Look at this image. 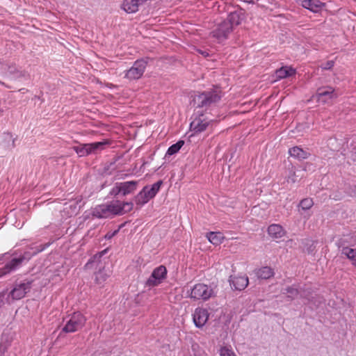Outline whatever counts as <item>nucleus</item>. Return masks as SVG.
I'll list each match as a JSON object with an SVG mask.
<instances>
[{
  "instance_id": "obj_1",
  "label": "nucleus",
  "mask_w": 356,
  "mask_h": 356,
  "mask_svg": "<svg viewBox=\"0 0 356 356\" xmlns=\"http://www.w3.org/2000/svg\"><path fill=\"white\" fill-rule=\"evenodd\" d=\"M222 91L219 88H212L195 95L193 99V106L195 108L207 111L216 106L221 99Z\"/></svg>"
},
{
  "instance_id": "obj_2",
  "label": "nucleus",
  "mask_w": 356,
  "mask_h": 356,
  "mask_svg": "<svg viewBox=\"0 0 356 356\" xmlns=\"http://www.w3.org/2000/svg\"><path fill=\"white\" fill-rule=\"evenodd\" d=\"M163 182L159 180L151 186L147 185L134 197V201L138 206H143L153 199L160 190Z\"/></svg>"
},
{
  "instance_id": "obj_3",
  "label": "nucleus",
  "mask_w": 356,
  "mask_h": 356,
  "mask_svg": "<svg viewBox=\"0 0 356 356\" xmlns=\"http://www.w3.org/2000/svg\"><path fill=\"white\" fill-rule=\"evenodd\" d=\"M34 256L29 249L24 251L19 257L13 258L6 263L3 267L0 268V277L11 273L20 267L24 261L30 260Z\"/></svg>"
},
{
  "instance_id": "obj_4",
  "label": "nucleus",
  "mask_w": 356,
  "mask_h": 356,
  "mask_svg": "<svg viewBox=\"0 0 356 356\" xmlns=\"http://www.w3.org/2000/svg\"><path fill=\"white\" fill-rule=\"evenodd\" d=\"M193 115L194 118L190 124V130L193 132L191 136L204 131L213 122L206 117L203 111H197Z\"/></svg>"
},
{
  "instance_id": "obj_5",
  "label": "nucleus",
  "mask_w": 356,
  "mask_h": 356,
  "mask_svg": "<svg viewBox=\"0 0 356 356\" xmlns=\"http://www.w3.org/2000/svg\"><path fill=\"white\" fill-rule=\"evenodd\" d=\"M86 321V318L82 313L80 312H74L63 327L62 332L65 333L75 332L84 327Z\"/></svg>"
},
{
  "instance_id": "obj_6",
  "label": "nucleus",
  "mask_w": 356,
  "mask_h": 356,
  "mask_svg": "<svg viewBox=\"0 0 356 356\" xmlns=\"http://www.w3.org/2000/svg\"><path fill=\"white\" fill-rule=\"evenodd\" d=\"M213 295V290L211 286L202 283H198L191 289L190 298L195 300H202L206 301L212 297Z\"/></svg>"
},
{
  "instance_id": "obj_7",
  "label": "nucleus",
  "mask_w": 356,
  "mask_h": 356,
  "mask_svg": "<svg viewBox=\"0 0 356 356\" xmlns=\"http://www.w3.org/2000/svg\"><path fill=\"white\" fill-rule=\"evenodd\" d=\"M33 280H24L19 282H16L14 284L13 289L10 291L9 296L13 300H20L29 293L32 287Z\"/></svg>"
},
{
  "instance_id": "obj_8",
  "label": "nucleus",
  "mask_w": 356,
  "mask_h": 356,
  "mask_svg": "<svg viewBox=\"0 0 356 356\" xmlns=\"http://www.w3.org/2000/svg\"><path fill=\"white\" fill-rule=\"evenodd\" d=\"M147 65V60L142 58L136 60L133 66L125 72L124 77L129 80H136L140 79Z\"/></svg>"
},
{
  "instance_id": "obj_9",
  "label": "nucleus",
  "mask_w": 356,
  "mask_h": 356,
  "mask_svg": "<svg viewBox=\"0 0 356 356\" xmlns=\"http://www.w3.org/2000/svg\"><path fill=\"white\" fill-rule=\"evenodd\" d=\"M337 97L338 95L335 90L328 86L318 88L316 92L317 102L322 104H329Z\"/></svg>"
},
{
  "instance_id": "obj_10",
  "label": "nucleus",
  "mask_w": 356,
  "mask_h": 356,
  "mask_svg": "<svg viewBox=\"0 0 356 356\" xmlns=\"http://www.w3.org/2000/svg\"><path fill=\"white\" fill-rule=\"evenodd\" d=\"M167 269L165 266L161 265L154 269L150 277L145 282L149 287H154L160 284L166 278Z\"/></svg>"
},
{
  "instance_id": "obj_11",
  "label": "nucleus",
  "mask_w": 356,
  "mask_h": 356,
  "mask_svg": "<svg viewBox=\"0 0 356 356\" xmlns=\"http://www.w3.org/2000/svg\"><path fill=\"white\" fill-rule=\"evenodd\" d=\"M233 31L232 25L225 20L218 24L216 28L211 32L213 38L222 42L228 38L229 35Z\"/></svg>"
},
{
  "instance_id": "obj_12",
  "label": "nucleus",
  "mask_w": 356,
  "mask_h": 356,
  "mask_svg": "<svg viewBox=\"0 0 356 356\" xmlns=\"http://www.w3.org/2000/svg\"><path fill=\"white\" fill-rule=\"evenodd\" d=\"M209 317V313L205 308L197 307L195 309L193 314V320L195 325L198 327H202L207 322Z\"/></svg>"
},
{
  "instance_id": "obj_13",
  "label": "nucleus",
  "mask_w": 356,
  "mask_h": 356,
  "mask_svg": "<svg viewBox=\"0 0 356 356\" xmlns=\"http://www.w3.org/2000/svg\"><path fill=\"white\" fill-rule=\"evenodd\" d=\"M245 19V10L238 8L236 10L229 13L225 21L229 22L232 25V29H234L235 26L240 25Z\"/></svg>"
},
{
  "instance_id": "obj_14",
  "label": "nucleus",
  "mask_w": 356,
  "mask_h": 356,
  "mask_svg": "<svg viewBox=\"0 0 356 356\" xmlns=\"http://www.w3.org/2000/svg\"><path fill=\"white\" fill-rule=\"evenodd\" d=\"M230 285L234 290L242 291L245 289L249 283L246 275H231L229 279Z\"/></svg>"
},
{
  "instance_id": "obj_15",
  "label": "nucleus",
  "mask_w": 356,
  "mask_h": 356,
  "mask_svg": "<svg viewBox=\"0 0 356 356\" xmlns=\"http://www.w3.org/2000/svg\"><path fill=\"white\" fill-rule=\"evenodd\" d=\"M138 181H128L124 182H120L119 184L122 191V195L126 196L134 193L138 188Z\"/></svg>"
},
{
  "instance_id": "obj_16",
  "label": "nucleus",
  "mask_w": 356,
  "mask_h": 356,
  "mask_svg": "<svg viewBox=\"0 0 356 356\" xmlns=\"http://www.w3.org/2000/svg\"><path fill=\"white\" fill-rule=\"evenodd\" d=\"M91 215L97 218H106L111 216L106 204L96 206L92 209Z\"/></svg>"
},
{
  "instance_id": "obj_17",
  "label": "nucleus",
  "mask_w": 356,
  "mask_h": 356,
  "mask_svg": "<svg viewBox=\"0 0 356 356\" xmlns=\"http://www.w3.org/2000/svg\"><path fill=\"white\" fill-rule=\"evenodd\" d=\"M296 73V69L292 67L284 66L277 70L275 72L276 76L278 79H283L292 76Z\"/></svg>"
},
{
  "instance_id": "obj_18",
  "label": "nucleus",
  "mask_w": 356,
  "mask_h": 356,
  "mask_svg": "<svg viewBox=\"0 0 356 356\" xmlns=\"http://www.w3.org/2000/svg\"><path fill=\"white\" fill-rule=\"evenodd\" d=\"M289 153L291 156H293L299 160L306 159L309 157L311 155L309 152L304 150L303 149L296 146L292 148H290L289 150Z\"/></svg>"
},
{
  "instance_id": "obj_19",
  "label": "nucleus",
  "mask_w": 356,
  "mask_h": 356,
  "mask_svg": "<svg viewBox=\"0 0 356 356\" xmlns=\"http://www.w3.org/2000/svg\"><path fill=\"white\" fill-rule=\"evenodd\" d=\"M267 231H268V234L270 236H272L273 238H282L285 234V232H284L283 227L281 225H277V224L270 225L268 227Z\"/></svg>"
},
{
  "instance_id": "obj_20",
  "label": "nucleus",
  "mask_w": 356,
  "mask_h": 356,
  "mask_svg": "<svg viewBox=\"0 0 356 356\" xmlns=\"http://www.w3.org/2000/svg\"><path fill=\"white\" fill-rule=\"evenodd\" d=\"M95 283L98 285H103L110 277V271L106 270L104 267L99 268V270L95 273Z\"/></svg>"
},
{
  "instance_id": "obj_21",
  "label": "nucleus",
  "mask_w": 356,
  "mask_h": 356,
  "mask_svg": "<svg viewBox=\"0 0 356 356\" xmlns=\"http://www.w3.org/2000/svg\"><path fill=\"white\" fill-rule=\"evenodd\" d=\"M108 209V212L112 216H121L122 215L123 209L120 207V201L115 200L108 204H106Z\"/></svg>"
},
{
  "instance_id": "obj_22",
  "label": "nucleus",
  "mask_w": 356,
  "mask_h": 356,
  "mask_svg": "<svg viewBox=\"0 0 356 356\" xmlns=\"http://www.w3.org/2000/svg\"><path fill=\"white\" fill-rule=\"evenodd\" d=\"M8 73L10 75L13 76L15 79H20L25 77L27 74L25 70H20L17 68V65L14 63H10L8 69Z\"/></svg>"
},
{
  "instance_id": "obj_23",
  "label": "nucleus",
  "mask_w": 356,
  "mask_h": 356,
  "mask_svg": "<svg viewBox=\"0 0 356 356\" xmlns=\"http://www.w3.org/2000/svg\"><path fill=\"white\" fill-rule=\"evenodd\" d=\"M258 278L267 280L274 275V270L269 266H264L258 269L256 272Z\"/></svg>"
},
{
  "instance_id": "obj_24",
  "label": "nucleus",
  "mask_w": 356,
  "mask_h": 356,
  "mask_svg": "<svg viewBox=\"0 0 356 356\" xmlns=\"http://www.w3.org/2000/svg\"><path fill=\"white\" fill-rule=\"evenodd\" d=\"M341 254L352 261L353 264L356 266V249L346 246L341 247Z\"/></svg>"
},
{
  "instance_id": "obj_25",
  "label": "nucleus",
  "mask_w": 356,
  "mask_h": 356,
  "mask_svg": "<svg viewBox=\"0 0 356 356\" xmlns=\"http://www.w3.org/2000/svg\"><path fill=\"white\" fill-rule=\"evenodd\" d=\"M109 141L108 140H104L101 142H96L92 143H88V145L90 146V149L91 150L92 153H97L98 151H101L105 148L106 145L109 144Z\"/></svg>"
},
{
  "instance_id": "obj_26",
  "label": "nucleus",
  "mask_w": 356,
  "mask_h": 356,
  "mask_svg": "<svg viewBox=\"0 0 356 356\" xmlns=\"http://www.w3.org/2000/svg\"><path fill=\"white\" fill-rule=\"evenodd\" d=\"M207 236L208 240L215 245L220 244L224 238L222 233L213 232L208 233Z\"/></svg>"
},
{
  "instance_id": "obj_27",
  "label": "nucleus",
  "mask_w": 356,
  "mask_h": 356,
  "mask_svg": "<svg viewBox=\"0 0 356 356\" xmlns=\"http://www.w3.org/2000/svg\"><path fill=\"white\" fill-rule=\"evenodd\" d=\"M72 149L76 152V154L79 156H85L90 154H91V150L90 149V146L88 143L83 144L79 146H74Z\"/></svg>"
},
{
  "instance_id": "obj_28",
  "label": "nucleus",
  "mask_w": 356,
  "mask_h": 356,
  "mask_svg": "<svg viewBox=\"0 0 356 356\" xmlns=\"http://www.w3.org/2000/svg\"><path fill=\"white\" fill-rule=\"evenodd\" d=\"M3 143L7 148L12 149L15 147V138H13L12 134L9 132L3 133Z\"/></svg>"
},
{
  "instance_id": "obj_29",
  "label": "nucleus",
  "mask_w": 356,
  "mask_h": 356,
  "mask_svg": "<svg viewBox=\"0 0 356 356\" xmlns=\"http://www.w3.org/2000/svg\"><path fill=\"white\" fill-rule=\"evenodd\" d=\"M283 293L287 294L286 298L289 300H292L298 296L300 291L298 288L294 286H291L284 289Z\"/></svg>"
},
{
  "instance_id": "obj_30",
  "label": "nucleus",
  "mask_w": 356,
  "mask_h": 356,
  "mask_svg": "<svg viewBox=\"0 0 356 356\" xmlns=\"http://www.w3.org/2000/svg\"><path fill=\"white\" fill-rule=\"evenodd\" d=\"M184 140H179L175 144L172 145L167 150L166 156L169 155H173L176 153H177L179 149L181 148V147L184 145Z\"/></svg>"
},
{
  "instance_id": "obj_31",
  "label": "nucleus",
  "mask_w": 356,
  "mask_h": 356,
  "mask_svg": "<svg viewBox=\"0 0 356 356\" xmlns=\"http://www.w3.org/2000/svg\"><path fill=\"white\" fill-rule=\"evenodd\" d=\"M313 205H314L313 200L312 198L307 197V198L302 200L300 202L298 207L302 210L307 211V210L310 209Z\"/></svg>"
},
{
  "instance_id": "obj_32",
  "label": "nucleus",
  "mask_w": 356,
  "mask_h": 356,
  "mask_svg": "<svg viewBox=\"0 0 356 356\" xmlns=\"http://www.w3.org/2000/svg\"><path fill=\"white\" fill-rule=\"evenodd\" d=\"M219 354L220 356H236L231 346H221L219 350Z\"/></svg>"
},
{
  "instance_id": "obj_33",
  "label": "nucleus",
  "mask_w": 356,
  "mask_h": 356,
  "mask_svg": "<svg viewBox=\"0 0 356 356\" xmlns=\"http://www.w3.org/2000/svg\"><path fill=\"white\" fill-rule=\"evenodd\" d=\"M50 245L49 243H45V244H41L40 245H30L28 248L32 251V253H34V256L38 254L39 252L43 251L45 250L49 245Z\"/></svg>"
},
{
  "instance_id": "obj_34",
  "label": "nucleus",
  "mask_w": 356,
  "mask_h": 356,
  "mask_svg": "<svg viewBox=\"0 0 356 356\" xmlns=\"http://www.w3.org/2000/svg\"><path fill=\"white\" fill-rule=\"evenodd\" d=\"M120 207L123 209L122 215L131 211L134 208V204L132 202H121Z\"/></svg>"
},
{
  "instance_id": "obj_35",
  "label": "nucleus",
  "mask_w": 356,
  "mask_h": 356,
  "mask_svg": "<svg viewBox=\"0 0 356 356\" xmlns=\"http://www.w3.org/2000/svg\"><path fill=\"white\" fill-rule=\"evenodd\" d=\"M120 182L115 183L113 188L109 192V195L111 197H116L118 195H122V191L120 186L119 184Z\"/></svg>"
},
{
  "instance_id": "obj_36",
  "label": "nucleus",
  "mask_w": 356,
  "mask_h": 356,
  "mask_svg": "<svg viewBox=\"0 0 356 356\" xmlns=\"http://www.w3.org/2000/svg\"><path fill=\"white\" fill-rule=\"evenodd\" d=\"M10 63L4 62L0 60V72L2 74H8V69L9 67Z\"/></svg>"
},
{
  "instance_id": "obj_37",
  "label": "nucleus",
  "mask_w": 356,
  "mask_h": 356,
  "mask_svg": "<svg viewBox=\"0 0 356 356\" xmlns=\"http://www.w3.org/2000/svg\"><path fill=\"white\" fill-rule=\"evenodd\" d=\"M334 62L333 60H327L322 65L323 70H330L334 66Z\"/></svg>"
},
{
  "instance_id": "obj_38",
  "label": "nucleus",
  "mask_w": 356,
  "mask_h": 356,
  "mask_svg": "<svg viewBox=\"0 0 356 356\" xmlns=\"http://www.w3.org/2000/svg\"><path fill=\"white\" fill-rule=\"evenodd\" d=\"M102 253H100L99 255L98 256L97 254H95L92 258H91L87 263L85 265V268H90V266L95 262V259L98 257L99 259L101 258L102 257Z\"/></svg>"
},
{
  "instance_id": "obj_39",
  "label": "nucleus",
  "mask_w": 356,
  "mask_h": 356,
  "mask_svg": "<svg viewBox=\"0 0 356 356\" xmlns=\"http://www.w3.org/2000/svg\"><path fill=\"white\" fill-rule=\"evenodd\" d=\"M287 182L295 183L296 181V173L293 171H291L286 179Z\"/></svg>"
},
{
  "instance_id": "obj_40",
  "label": "nucleus",
  "mask_w": 356,
  "mask_h": 356,
  "mask_svg": "<svg viewBox=\"0 0 356 356\" xmlns=\"http://www.w3.org/2000/svg\"><path fill=\"white\" fill-rule=\"evenodd\" d=\"M118 232H119V229H117V230H115V231H113V232H108V233L105 235V238H106V239H111V238H112L114 236H115V235L118 234Z\"/></svg>"
},
{
  "instance_id": "obj_41",
  "label": "nucleus",
  "mask_w": 356,
  "mask_h": 356,
  "mask_svg": "<svg viewBox=\"0 0 356 356\" xmlns=\"http://www.w3.org/2000/svg\"><path fill=\"white\" fill-rule=\"evenodd\" d=\"M7 350V346L6 344H0V356H2Z\"/></svg>"
},
{
  "instance_id": "obj_42",
  "label": "nucleus",
  "mask_w": 356,
  "mask_h": 356,
  "mask_svg": "<svg viewBox=\"0 0 356 356\" xmlns=\"http://www.w3.org/2000/svg\"><path fill=\"white\" fill-rule=\"evenodd\" d=\"M197 51L200 54H201L202 56H204V57H207L209 56V54L206 51H202V50L198 49Z\"/></svg>"
},
{
  "instance_id": "obj_43",
  "label": "nucleus",
  "mask_w": 356,
  "mask_h": 356,
  "mask_svg": "<svg viewBox=\"0 0 356 356\" xmlns=\"http://www.w3.org/2000/svg\"><path fill=\"white\" fill-rule=\"evenodd\" d=\"M0 83L2 84V85H5V83L1 82V81H0Z\"/></svg>"
}]
</instances>
